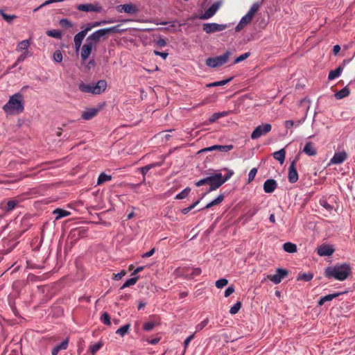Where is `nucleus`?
I'll use <instances>...</instances> for the list:
<instances>
[{
    "label": "nucleus",
    "mask_w": 355,
    "mask_h": 355,
    "mask_svg": "<svg viewBox=\"0 0 355 355\" xmlns=\"http://www.w3.org/2000/svg\"><path fill=\"white\" fill-rule=\"evenodd\" d=\"M351 272L350 265L347 263H343L327 267L324 270V276L329 279L334 278L338 281H344L348 278Z\"/></svg>",
    "instance_id": "nucleus-1"
},
{
    "label": "nucleus",
    "mask_w": 355,
    "mask_h": 355,
    "mask_svg": "<svg viewBox=\"0 0 355 355\" xmlns=\"http://www.w3.org/2000/svg\"><path fill=\"white\" fill-rule=\"evenodd\" d=\"M130 327V324L123 325V326H122L121 327H120L119 329H118L116 330V334H119V335H120L121 336L123 337V336H124V335L125 334L128 333Z\"/></svg>",
    "instance_id": "nucleus-39"
},
{
    "label": "nucleus",
    "mask_w": 355,
    "mask_h": 355,
    "mask_svg": "<svg viewBox=\"0 0 355 355\" xmlns=\"http://www.w3.org/2000/svg\"><path fill=\"white\" fill-rule=\"evenodd\" d=\"M157 324L155 322H148L144 324L143 329L146 331H151Z\"/></svg>",
    "instance_id": "nucleus-50"
},
{
    "label": "nucleus",
    "mask_w": 355,
    "mask_h": 355,
    "mask_svg": "<svg viewBox=\"0 0 355 355\" xmlns=\"http://www.w3.org/2000/svg\"><path fill=\"white\" fill-rule=\"evenodd\" d=\"M334 252V249L328 245H322L317 248V253L321 257L331 256Z\"/></svg>",
    "instance_id": "nucleus-15"
},
{
    "label": "nucleus",
    "mask_w": 355,
    "mask_h": 355,
    "mask_svg": "<svg viewBox=\"0 0 355 355\" xmlns=\"http://www.w3.org/2000/svg\"><path fill=\"white\" fill-rule=\"evenodd\" d=\"M191 191V189L189 187H187L183 189L180 193L176 195L175 199L182 200L188 196Z\"/></svg>",
    "instance_id": "nucleus-37"
},
{
    "label": "nucleus",
    "mask_w": 355,
    "mask_h": 355,
    "mask_svg": "<svg viewBox=\"0 0 355 355\" xmlns=\"http://www.w3.org/2000/svg\"><path fill=\"white\" fill-rule=\"evenodd\" d=\"M208 322H209L208 318H206L204 320H202L200 323H199L196 326V331H201L202 329H203L207 325Z\"/></svg>",
    "instance_id": "nucleus-54"
},
{
    "label": "nucleus",
    "mask_w": 355,
    "mask_h": 355,
    "mask_svg": "<svg viewBox=\"0 0 355 355\" xmlns=\"http://www.w3.org/2000/svg\"><path fill=\"white\" fill-rule=\"evenodd\" d=\"M155 249L152 248L150 251L143 254L141 255L142 258H147L151 257L155 253Z\"/></svg>",
    "instance_id": "nucleus-62"
},
{
    "label": "nucleus",
    "mask_w": 355,
    "mask_h": 355,
    "mask_svg": "<svg viewBox=\"0 0 355 355\" xmlns=\"http://www.w3.org/2000/svg\"><path fill=\"white\" fill-rule=\"evenodd\" d=\"M59 24L64 28H69L73 26V23L67 18L61 19L59 21Z\"/></svg>",
    "instance_id": "nucleus-38"
},
{
    "label": "nucleus",
    "mask_w": 355,
    "mask_h": 355,
    "mask_svg": "<svg viewBox=\"0 0 355 355\" xmlns=\"http://www.w3.org/2000/svg\"><path fill=\"white\" fill-rule=\"evenodd\" d=\"M246 25L245 24H243L241 21H239L238 25L235 28L236 32L241 31Z\"/></svg>",
    "instance_id": "nucleus-64"
},
{
    "label": "nucleus",
    "mask_w": 355,
    "mask_h": 355,
    "mask_svg": "<svg viewBox=\"0 0 355 355\" xmlns=\"http://www.w3.org/2000/svg\"><path fill=\"white\" fill-rule=\"evenodd\" d=\"M250 52H247V53H245L242 55H241L240 56L237 57L234 61V64H237L240 62H242L243 60H245V59H247L250 55Z\"/></svg>",
    "instance_id": "nucleus-45"
},
{
    "label": "nucleus",
    "mask_w": 355,
    "mask_h": 355,
    "mask_svg": "<svg viewBox=\"0 0 355 355\" xmlns=\"http://www.w3.org/2000/svg\"><path fill=\"white\" fill-rule=\"evenodd\" d=\"M155 166V164H148V165H146L144 167H141L139 168V170L141 171V173H142V175H144V177L145 176V175L148 172V171L152 168L153 167H154Z\"/></svg>",
    "instance_id": "nucleus-53"
},
{
    "label": "nucleus",
    "mask_w": 355,
    "mask_h": 355,
    "mask_svg": "<svg viewBox=\"0 0 355 355\" xmlns=\"http://www.w3.org/2000/svg\"><path fill=\"white\" fill-rule=\"evenodd\" d=\"M68 339L63 340L60 344L56 345L51 352L52 355H58L60 350L66 349L68 347Z\"/></svg>",
    "instance_id": "nucleus-22"
},
{
    "label": "nucleus",
    "mask_w": 355,
    "mask_h": 355,
    "mask_svg": "<svg viewBox=\"0 0 355 355\" xmlns=\"http://www.w3.org/2000/svg\"><path fill=\"white\" fill-rule=\"evenodd\" d=\"M18 204L19 201L17 200H10L8 201L6 206L5 207V211L7 212L12 211Z\"/></svg>",
    "instance_id": "nucleus-33"
},
{
    "label": "nucleus",
    "mask_w": 355,
    "mask_h": 355,
    "mask_svg": "<svg viewBox=\"0 0 355 355\" xmlns=\"http://www.w3.org/2000/svg\"><path fill=\"white\" fill-rule=\"evenodd\" d=\"M28 56V52L25 51L21 55L19 56L17 61L14 64L12 67H15L19 63L23 62Z\"/></svg>",
    "instance_id": "nucleus-51"
},
{
    "label": "nucleus",
    "mask_w": 355,
    "mask_h": 355,
    "mask_svg": "<svg viewBox=\"0 0 355 355\" xmlns=\"http://www.w3.org/2000/svg\"><path fill=\"white\" fill-rule=\"evenodd\" d=\"M230 55L231 52L227 51L223 55L214 58H208L205 62L206 64L212 68L222 66L227 62Z\"/></svg>",
    "instance_id": "nucleus-6"
},
{
    "label": "nucleus",
    "mask_w": 355,
    "mask_h": 355,
    "mask_svg": "<svg viewBox=\"0 0 355 355\" xmlns=\"http://www.w3.org/2000/svg\"><path fill=\"white\" fill-rule=\"evenodd\" d=\"M288 275V271L286 269L283 268H277L276 270V274L271 275H268V279L272 281L273 283L277 284H279L282 280L286 277Z\"/></svg>",
    "instance_id": "nucleus-9"
},
{
    "label": "nucleus",
    "mask_w": 355,
    "mask_h": 355,
    "mask_svg": "<svg viewBox=\"0 0 355 355\" xmlns=\"http://www.w3.org/2000/svg\"><path fill=\"white\" fill-rule=\"evenodd\" d=\"M347 159V153L345 152H340L335 153L331 159V163L339 164L343 163Z\"/></svg>",
    "instance_id": "nucleus-19"
},
{
    "label": "nucleus",
    "mask_w": 355,
    "mask_h": 355,
    "mask_svg": "<svg viewBox=\"0 0 355 355\" xmlns=\"http://www.w3.org/2000/svg\"><path fill=\"white\" fill-rule=\"evenodd\" d=\"M86 35L85 31L82 30L74 36L73 41H78V42L82 43Z\"/></svg>",
    "instance_id": "nucleus-43"
},
{
    "label": "nucleus",
    "mask_w": 355,
    "mask_h": 355,
    "mask_svg": "<svg viewBox=\"0 0 355 355\" xmlns=\"http://www.w3.org/2000/svg\"><path fill=\"white\" fill-rule=\"evenodd\" d=\"M119 27V25L99 29L89 35L86 40V42L95 47L102 37L111 33H120Z\"/></svg>",
    "instance_id": "nucleus-4"
},
{
    "label": "nucleus",
    "mask_w": 355,
    "mask_h": 355,
    "mask_svg": "<svg viewBox=\"0 0 355 355\" xmlns=\"http://www.w3.org/2000/svg\"><path fill=\"white\" fill-rule=\"evenodd\" d=\"M103 346V343L101 342H98L93 345H91L89 347V350L92 354H95L96 352H98Z\"/></svg>",
    "instance_id": "nucleus-44"
},
{
    "label": "nucleus",
    "mask_w": 355,
    "mask_h": 355,
    "mask_svg": "<svg viewBox=\"0 0 355 355\" xmlns=\"http://www.w3.org/2000/svg\"><path fill=\"white\" fill-rule=\"evenodd\" d=\"M303 152L309 156H314L317 153L311 141L306 142L304 147Z\"/></svg>",
    "instance_id": "nucleus-21"
},
{
    "label": "nucleus",
    "mask_w": 355,
    "mask_h": 355,
    "mask_svg": "<svg viewBox=\"0 0 355 355\" xmlns=\"http://www.w3.org/2000/svg\"><path fill=\"white\" fill-rule=\"evenodd\" d=\"M349 94H350V90L348 88V87L346 86L344 88H343L342 89H340V91H338V92H336L335 94V97L336 99H342L345 97L348 96L349 95Z\"/></svg>",
    "instance_id": "nucleus-23"
},
{
    "label": "nucleus",
    "mask_w": 355,
    "mask_h": 355,
    "mask_svg": "<svg viewBox=\"0 0 355 355\" xmlns=\"http://www.w3.org/2000/svg\"><path fill=\"white\" fill-rule=\"evenodd\" d=\"M220 6V2L213 3L208 9H207L203 14L201 15L200 19H207L213 17Z\"/></svg>",
    "instance_id": "nucleus-12"
},
{
    "label": "nucleus",
    "mask_w": 355,
    "mask_h": 355,
    "mask_svg": "<svg viewBox=\"0 0 355 355\" xmlns=\"http://www.w3.org/2000/svg\"><path fill=\"white\" fill-rule=\"evenodd\" d=\"M286 156V151L284 149H281L273 153V157L275 159L278 160L281 164L284 162Z\"/></svg>",
    "instance_id": "nucleus-27"
},
{
    "label": "nucleus",
    "mask_w": 355,
    "mask_h": 355,
    "mask_svg": "<svg viewBox=\"0 0 355 355\" xmlns=\"http://www.w3.org/2000/svg\"><path fill=\"white\" fill-rule=\"evenodd\" d=\"M101 320L106 325L110 326L111 324L110 316L107 312H104L102 314L101 317Z\"/></svg>",
    "instance_id": "nucleus-42"
},
{
    "label": "nucleus",
    "mask_w": 355,
    "mask_h": 355,
    "mask_svg": "<svg viewBox=\"0 0 355 355\" xmlns=\"http://www.w3.org/2000/svg\"><path fill=\"white\" fill-rule=\"evenodd\" d=\"M101 108L98 107H92L88 108L84 112H83L81 117L84 120H89L97 115V114L99 112Z\"/></svg>",
    "instance_id": "nucleus-16"
},
{
    "label": "nucleus",
    "mask_w": 355,
    "mask_h": 355,
    "mask_svg": "<svg viewBox=\"0 0 355 355\" xmlns=\"http://www.w3.org/2000/svg\"><path fill=\"white\" fill-rule=\"evenodd\" d=\"M234 292V286H230L228 288H227V289L225 290L224 295H225V297H227L230 295H232Z\"/></svg>",
    "instance_id": "nucleus-58"
},
{
    "label": "nucleus",
    "mask_w": 355,
    "mask_h": 355,
    "mask_svg": "<svg viewBox=\"0 0 355 355\" xmlns=\"http://www.w3.org/2000/svg\"><path fill=\"white\" fill-rule=\"evenodd\" d=\"M139 279V276H136V277H132L130 279H128L122 286L120 288L121 290L122 289H124L127 287H129L130 286H133L135 285L137 282L138 281Z\"/></svg>",
    "instance_id": "nucleus-32"
},
{
    "label": "nucleus",
    "mask_w": 355,
    "mask_h": 355,
    "mask_svg": "<svg viewBox=\"0 0 355 355\" xmlns=\"http://www.w3.org/2000/svg\"><path fill=\"white\" fill-rule=\"evenodd\" d=\"M241 302H237L236 304H234L230 309V313L232 315H234L239 312L240 309L241 308Z\"/></svg>",
    "instance_id": "nucleus-41"
},
{
    "label": "nucleus",
    "mask_w": 355,
    "mask_h": 355,
    "mask_svg": "<svg viewBox=\"0 0 355 355\" xmlns=\"http://www.w3.org/2000/svg\"><path fill=\"white\" fill-rule=\"evenodd\" d=\"M259 210V208L257 207H253L250 208L243 216V217L246 218V220H250Z\"/></svg>",
    "instance_id": "nucleus-31"
},
{
    "label": "nucleus",
    "mask_w": 355,
    "mask_h": 355,
    "mask_svg": "<svg viewBox=\"0 0 355 355\" xmlns=\"http://www.w3.org/2000/svg\"><path fill=\"white\" fill-rule=\"evenodd\" d=\"M53 60L56 62H61L62 61V54L60 50H57L53 53Z\"/></svg>",
    "instance_id": "nucleus-47"
},
{
    "label": "nucleus",
    "mask_w": 355,
    "mask_h": 355,
    "mask_svg": "<svg viewBox=\"0 0 355 355\" xmlns=\"http://www.w3.org/2000/svg\"><path fill=\"white\" fill-rule=\"evenodd\" d=\"M313 278V274L311 272L307 273H300L297 277V281L309 282Z\"/></svg>",
    "instance_id": "nucleus-28"
},
{
    "label": "nucleus",
    "mask_w": 355,
    "mask_h": 355,
    "mask_svg": "<svg viewBox=\"0 0 355 355\" xmlns=\"http://www.w3.org/2000/svg\"><path fill=\"white\" fill-rule=\"evenodd\" d=\"M46 35L49 37L55 38V39H61L62 38V33L60 31L52 29L46 31Z\"/></svg>",
    "instance_id": "nucleus-35"
},
{
    "label": "nucleus",
    "mask_w": 355,
    "mask_h": 355,
    "mask_svg": "<svg viewBox=\"0 0 355 355\" xmlns=\"http://www.w3.org/2000/svg\"><path fill=\"white\" fill-rule=\"evenodd\" d=\"M330 199H331V197L329 198V200H330ZM319 203L322 207H323L329 213H331L332 210L335 209L334 206L333 205H331L328 202V199L326 198L325 197H322L320 200Z\"/></svg>",
    "instance_id": "nucleus-20"
},
{
    "label": "nucleus",
    "mask_w": 355,
    "mask_h": 355,
    "mask_svg": "<svg viewBox=\"0 0 355 355\" xmlns=\"http://www.w3.org/2000/svg\"><path fill=\"white\" fill-rule=\"evenodd\" d=\"M0 14L6 21L10 23L12 19L16 18L15 15H10L6 14L3 10H0Z\"/></svg>",
    "instance_id": "nucleus-48"
},
{
    "label": "nucleus",
    "mask_w": 355,
    "mask_h": 355,
    "mask_svg": "<svg viewBox=\"0 0 355 355\" xmlns=\"http://www.w3.org/2000/svg\"><path fill=\"white\" fill-rule=\"evenodd\" d=\"M3 110L10 115L21 113L24 110V96L21 93H16L10 96L8 101L3 106Z\"/></svg>",
    "instance_id": "nucleus-2"
},
{
    "label": "nucleus",
    "mask_w": 355,
    "mask_h": 355,
    "mask_svg": "<svg viewBox=\"0 0 355 355\" xmlns=\"http://www.w3.org/2000/svg\"><path fill=\"white\" fill-rule=\"evenodd\" d=\"M53 214L56 215L55 219L58 220L69 216L71 213L65 209L58 208L53 211Z\"/></svg>",
    "instance_id": "nucleus-24"
},
{
    "label": "nucleus",
    "mask_w": 355,
    "mask_h": 355,
    "mask_svg": "<svg viewBox=\"0 0 355 355\" xmlns=\"http://www.w3.org/2000/svg\"><path fill=\"white\" fill-rule=\"evenodd\" d=\"M107 87V82L105 80H100L96 83L85 84L81 83L78 88L80 91L84 93H91L92 94H101Z\"/></svg>",
    "instance_id": "nucleus-5"
},
{
    "label": "nucleus",
    "mask_w": 355,
    "mask_h": 355,
    "mask_svg": "<svg viewBox=\"0 0 355 355\" xmlns=\"http://www.w3.org/2000/svg\"><path fill=\"white\" fill-rule=\"evenodd\" d=\"M226 182V179H223L221 173H214L212 175L201 179L195 183L196 187H200L205 184H209V189L207 193L216 190Z\"/></svg>",
    "instance_id": "nucleus-3"
},
{
    "label": "nucleus",
    "mask_w": 355,
    "mask_h": 355,
    "mask_svg": "<svg viewBox=\"0 0 355 355\" xmlns=\"http://www.w3.org/2000/svg\"><path fill=\"white\" fill-rule=\"evenodd\" d=\"M257 173V168H253L250 170L249 174H248V182L250 183L252 181L254 180L255 176H256V174Z\"/></svg>",
    "instance_id": "nucleus-52"
},
{
    "label": "nucleus",
    "mask_w": 355,
    "mask_h": 355,
    "mask_svg": "<svg viewBox=\"0 0 355 355\" xmlns=\"http://www.w3.org/2000/svg\"><path fill=\"white\" fill-rule=\"evenodd\" d=\"M201 269L200 268H192V272L191 273V275L192 276H198L201 274Z\"/></svg>",
    "instance_id": "nucleus-61"
},
{
    "label": "nucleus",
    "mask_w": 355,
    "mask_h": 355,
    "mask_svg": "<svg viewBox=\"0 0 355 355\" xmlns=\"http://www.w3.org/2000/svg\"><path fill=\"white\" fill-rule=\"evenodd\" d=\"M261 4H262V1L254 3L247 14L249 16H250L252 18H253L254 15L257 12V11L260 8Z\"/></svg>",
    "instance_id": "nucleus-25"
},
{
    "label": "nucleus",
    "mask_w": 355,
    "mask_h": 355,
    "mask_svg": "<svg viewBox=\"0 0 355 355\" xmlns=\"http://www.w3.org/2000/svg\"><path fill=\"white\" fill-rule=\"evenodd\" d=\"M93 46H92L90 44L86 43L83 44L81 49V58L83 61H85L89 58V55L91 54L92 50L93 49Z\"/></svg>",
    "instance_id": "nucleus-18"
},
{
    "label": "nucleus",
    "mask_w": 355,
    "mask_h": 355,
    "mask_svg": "<svg viewBox=\"0 0 355 355\" xmlns=\"http://www.w3.org/2000/svg\"><path fill=\"white\" fill-rule=\"evenodd\" d=\"M125 275H126V271L125 270H122L120 272H119L117 274H114V279L119 280Z\"/></svg>",
    "instance_id": "nucleus-59"
},
{
    "label": "nucleus",
    "mask_w": 355,
    "mask_h": 355,
    "mask_svg": "<svg viewBox=\"0 0 355 355\" xmlns=\"http://www.w3.org/2000/svg\"><path fill=\"white\" fill-rule=\"evenodd\" d=\"M113 21H114L103 20V21H95V22H92V23L93 24V26H94V27H97V26H101L103 24L112 23Z\"/></svg>",
    "instance_id": "nucleus-57"
},
{
    "label": "nucleus",
    "mask_w": 355,
    "mask_h": 355,
    "mask_svg": "<svg viewBox=\"0 0 355 355\" xmlns=\"http://www.w3.org/2000/svg\"><path fill=\"white\" fill-rule=\"evenodd\" d=\"M246 25L245 24H243L241 21H239L238 25L235 28L236 32L241 31Z\"/></svg>",
    "instance_id": "nucleus-63"
},
{
    "label": "nucleus",
    "mask_w": 355,
    "mask_h": 355,
    "mask_svg": "<svg viewBox=\"0 0 355 355\" xmlns=\"http://www.w3.org/2000/svg\"><path fill=\"white\" fill-rule=\"evenodd\" d=\"M117 10L120 12H125L128 14H135L138 12V9L132 3L119 5L117 6Z\"/></svg>",
    "instance_id": "nucleus-14"
},
{
    "label": "nucleus",
    "mask_w": 355,
    "mask_h": 355,
    "mask_svg": "<svg viewBox=\"0 0 355 355\" xmlns=\"http://www.w3.org/2000/svg\"><path fill=\"white\" fill-rule=\"evenodd\" d=\"M271 129L272 125L270 123L258 125L251 134V139H257L270 132Z\"/></svg>",
    "instance_id": "nucleus-7"
},
{
    "label": "nucleus",
    "mask_w": 355,
    "mask_h": 355,
    "mask_svg": "<svg viewBox=\"0 0 355 355\" xmlns=\"http://www.w3.org/2000/svg\"><path fill=\"white\" fill-rule=\"evenodd\" d=\"M77 9L84 12H101L103 10V7L98 4L85 3L78 5Z\"/></svg>",
    "instance_id": "nucleus-11"
},
{
    "label": "nucleus",
    "mask_w": 355,
    "mask_h": 355,
    "mask_svg": "<svg viewBox=\"0 0 355 355\" xmlns=\"http://www.w3.org/2000/svg\"><path fill=\"white\" fill-rule=\"evenodd\" d=\"M277 187V183L273 179H268L263 184V191L267 193H272Z\"/></svg>",
    "instance_id": "nucleus-17"
},
{
    "label": "nucleus",
    "mask_w": 355,
    "mask_h": 355,
    "mask_svg": "<svg viewBox=\"0 0 355 355\" xmlns=\"http://www.w3.org/2000/svg\"><path fill=\"white\" fill-rule=\"evenodd\" d=\"M154 53L156 55H159V56L162 57L163 59H166L167 58V56L168 55V53L166 52H160L158 51H154Z\"/></svg>",
    "instance_id": "nucleus-60"
},
{
    "label": "nucleus",
    "mask_w": 355,
    "mask_h": 355,
    "mask_svg": "<svg viewBox=\"0 0 355 355\" xmlns=\"http://www.w3.org/2000/svg\"><path fill=\"white\" fill-rule=\"evenodd\" d=\"M252 19V18L248 14H246L241 18L240 21H241L243 24H245L247 26L251 22Z\"/></svg>",
    "instance_id": "nucleus-56"
},
{
    "label": "nucleus",
    "mask_w": 355,
    "mask_h": 355,
    "mask_svg": "<svg viewBox=\"0 0 355 355\" xmlns=\"http://www.w3.org/2000/svg\"><path fill=\"white\" fill-rule=\"evenodd\" d=\"M227 27V24H218L216 23H207L202 26V30L206 33H213L225 30Z\"/></svg>",
    "instance_id": "nucleus-8"
},
{
    "label": "nucleus",
    "mask_w": 355,
    "mask_h": 355,
    "mask_svg": "<svg viewBox=\"0 0 355 355\" xmlns=\"http://www.w3.org/2000/svg\"><path fill=\"white\" fill-rule=\"evenodd\" d=\"M297 157H295L288 168V179L291 183H295L298 180V173L296 169Z\"/></svg>",
    "instance_id": "nucleus-10"
},
{
    "label": "nucleus",
    "mask_w": 355,
    "mask_h": 355,
    "mask_svg": "<svg viewBox=\"0 0 355 355\" xmlns=\"http://www.w3.org/2000/svg\"><path fill=\"white\" fill-rule=\"evenodd\" d=\"M343 293H345V292L335 293L333 294L327 295L324 296V300H325V302H328V301H331L333 299L338 297L339 295H340L341 294H343Z\"/></svg>",
    "instance_id": "nucleus-49"
},
{
    "label": "nucleus",
    "mask_w": 355,
    "mask_h": 355,
    "mask_svg": "<svg viewBox=\"0 0 355 355\" xmlns=\"http://www.w3.org/2000/svg\"><path fill=\"white\" fill-rule=\"evenodd\" d=\"M283 249L285 252L294 253L297 252V245L291 242H286L283 245Z\"/></svg>",
    "instance_id": "nucleus-26"
},
{
    "label": "nucleus",
    "mask_w": 355,
    "mask_h": 355,
    "mask_svg": "<svg viewBox=\"0 0 355 355\" xmlns=\"http://www.w3.org/2000/svg\"><path fill=\"white\" fill-rule=\"evenodd\" d=\"M224 198L225 196L223 194H220L216 198L212 200L214 205L216 206L220 204L223 201Z\"/></svg>",
    "instance_id": "nucleus-55"
},
{
    "label": "nucleus",
    "mask_w": 355,
    "mask_h": 355,
    "mask_svg": "<svg viewBox=\"0 0 355 355\" xmlns=\"http://www.w3.org/2000/svg\"><path fill=\"white\" fill-rule=\"evenodd\" d=\"M228 284V280L225 278L220 279L216 282V286L218 288H222Z\"/></svg>",
    "instance_id": "nucleus-46"
},
{
    "label": "nucleus",
    "mask_w": 355,
    "mask_h": 355,
    "mask_svg": "<svg viewBox=\"0 0 355 355\" xmlns=\"http://www.w3.org/2000/svg\"><path fill=\"white\" fill-rule=\"evenodd\" d=\"M233 79V77H230L229 78H227L223 80L220 81H216L211 83H209L206 85L207 87H218V86H223L228 83H230Z\"/></svg>",
    "instance_id": "nucleus-29"
},
{
    "label": "nucleus",
    "mask_w": 355,
    "mask_h": 355,
    "mask_svg": "<svg viewBox=\"0 0 355 355\" xmlns=\"http://www.w3.org/2000/svg\"><path fill=\"white\" fill-rule=\"evenodd\" d=\"M232 149H233L232 145H225V146L214 145L210 147L205 148L199 150L198 153L200 154L201 153L212 151V150H218L222 152H228Z\"/></svg>",
    "instance_id": "nucleus-13"
},
{
    "label": "nucleus",
    "mask_w": 355,
    "mask_h": 355,
    "mask_svg": "<svg viewBox=\"0 0 355 355\" xmlns=\"http://www.w3.org/2000/svg\"><path fill=\"white\" fill-rule=\"evenodd\" d=\"M111 180H112V176L111 175H107V174H105L104 173H101L99 175V176H98L97 184H101L103 182H107V181H110Z\"/></svg>",
    "instance_id": "nucleus-36"
},
{
    "label": "nucleus",
    "mask_w": 355,
    "mask_h": 355,
    "mask_svg": "<svg viewBox=\"0 0 355 355\" xmlns=\"http://www.w3.org/2000/svg\"><path fill=\"white\" fill-rule=\"evenodd\" d=\"M227 115V112H216V113H214L211 117L209 119V123H214L215 122L216 120H218V119H220V117H223V116H225Z\"/></svg>",
    "instance_id": "nucleus-34"
},
{
    "label": "nucleus",
    "mask_w": 355,
    "mask_h": 355,
    "mask_svg": "<svg viewBox=\"0 0 355 355\" xmlns=\"http://www.w3.org/2000/svg\"><path fill=\"white\" fill-rule=\"evenodd\" d=\"M30 46V42L28 40H25L19 42L17 46V51L27 50Z\"/></svg>",
    "instance_id": "nucleus-40"
},
{
    "label": "nucleus",
    "mask_w": 355,
    "mask_h": 355,
    "mask_svg": "<svg viewBox=\"0 0 355 355\" xmlns=\"http://www.w3.org/2000/svg\"><path fill=\"white\" fill-rule=\"evenodd\" d=\"M342 71L343 68L341 67H338L336 69L331 71L329 73L328 79L329 80L335 79L336 78L338 77L340 75Z\"/></svg>",
    "instance_id": "nucleus-30"
}]
</instances>
